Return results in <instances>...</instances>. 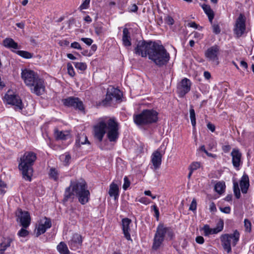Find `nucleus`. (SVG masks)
I'll list each match as a JSON object with an SVG mask.
<instances>
[{
	"label": "nucleus",
	"instance_id": "0eeeda50",
	"mask_svg": "<svg viewBox=\"0 0 254 254\" xmlns=\"http://www.w3.org/2000/svg\"><path fill=\"white\" fill-rule=\"evenodd\" d=\"M155 42H146L144 41H140L135 48V53L141 55L142 57H149V53L151 51Z\"/></svg>",
	"mask_w": 254,
	"mask_h": 254
},
{
	"label": "nucleus",
	"instance_id": "58836bf2",
	"mask_svg": "<svg viewBox=\"0 0 254 254\" xmlns=\"http://www.w3.org/2000/svg\"><path fill=\"white\" fill-rule=\"evenodd\" d=\"M244 226L245 230L247 232H250L251 231L252 224L251 222L247 219L244 220Z\"/></svg>",
	"mask_w": 254,
	"mask_h": 254
},
{
	"label": "nucleus",
	"instance_id": "5701e85b",
	"mask_svg": "<svg viewBox=\"0 0 254 254\" xmlns=\"http://www.w3.org/2000/svg\"><path fill=\"white\" fill-rule=\"evenodd\" d=\"M122 41L123 45L125 47H129L131 45L129 32L126 27L123 29Z\"/></svg>",
	"mask_w": 254,
	"mask_h": 254
},
{
	"label": "nucleus",
	"instance_id": "e433bc0d",
	"mask_svg": "<svg viewBox=\"0 0 254 254\" xmlns=\"http://www.w3.org/2000/svg\"><path fill=\"white\" fill-rule=\"evenodd\" d=\"M50 177L54 180H57L58 179V172L55 168H51L49 173Z\"/></svg>",
	"mask_w": 254,
	"mask_h": 254
},
{
	"label": "nucleus",
	"instance_id": "b1692460",
	"mask_svg": "<svg viewBox=\"0 0 254 254\" xmlns=\"http://www.w3.org/2000/svg\"><path fill=\"white\" fill-rule=\"evenodd\" d=\"M240 187L242 192L246 193L249 187V179L247 175L244 174L240 181Z\"/></svg>",
	"mask_w": 254,
	"mask_h": 254
},
{
	"label": "nucleus",
	"instance_id": "69168bd1",
	"mask_svg": "<svg viewBox=\"0 0 254 254\" xmlns=\"http://www.w3.org/2000/svg\"><path fill=\"white\" fill-rule=\"evenodd\" d=\"M234 194L236 197L238 199L240 198L241 196V193L240 190H234Z\"/></svg>",
	"mask_w": 254,
	"mask_h": 254
},
{
	"label": "nucleus",
	"instance_id": "f704fd0d",
	"mask_svg": "<svg viewBox=\"0 0 254 254\" xmlns=\"http://www.w3.org/2000/svg\"><path fill=\"white\" fill-rule=\"evenodd\" d=\"M16 53L20 57L25 59H31L33 57V54L25 51H17Z\"/></svg>",
	"mask_w": 254,
	"mask_h": 254
},
{
	"label": "nucleus",
	"instance_id": "4be33fe9",
	"mask_svg": "<svg viewBox=\"0 0 254 254\" xmlns=\"http://www.w3.org/2000/svg\"><path fill=\"white\" fill-rule=\"evenodd\" d=\"M109 194L110 197H113L116 200L118 199L119 195V189L118 185L112 183L109 186Z\"/></svg>",
	"mask_w": 254,
	"mask_h": 254
},
{
	"label": "nucleus",
	"instance_id": "72a5a7b5",
	"mask_svg": "<svg viewBox=\"0 0 254 254\" xmlns=\"http://www.w3.org/2000/svg\"><path fill=\"white\" fill-rule=\"evenodd\" d=\"M113 96L114 94H113L112 92L108 91L105 99H104L100 104L103 106H107L111 101Z\"/></svg>",
	"mask_w": 254,
	"mask_h": 254
},
{
	"label": "nucleus",
	"instance_id": "c03bdc74",
	"mask_svg": "<svg viewBox=\"0 0 254 254\" xmlns=\"http://www.w3.org/2000/svg\"><path fill=\"white\" fill-rule=\"evenodd\" d=\"M203 230L205 236H208L211 234V228L208 225H205L203 227Z\"/></svg>",
	"mask_w": 254,
	"mask_h": 254
},
{
	"label": "nucleus",
	"instance_id": "412c9836",
	"mask_svg": "<svg viewBox=\"0 0 254 254\" xmlns=\"http://www.w3.org/2000/svg\"><path fill=\"white\" fill-rule=\"evenodd\" d=\"M162 155L157 150L154 152L152 155L151 162L155 169H158L162 162Z\"/></svg>",
	"mask_w": 254,
	"mask_h": 254
},
{
	"label": "nucleus",
	"instance_id": "ea45409f",
	"mask_svg": "<svg viewBox=\"0 0 254 254\" xmlns=\"http://www.w3.org/2000/svg\"><path fill=\"white\" fill-rule=\"evenodd\" d=\"M213 32L215 34H218L221 32V29L218 24H213L212 26Z\"/></svg>",
	"mask_w": 254,
	"mask_h": 254
},
{
	"label": "nucleus",
	"instance_id": "603ef678",
	"mask_svg": "<svg viewBox=\"0 0 254 254\" xmlns=\"http://www.w3.org/2000/svg\"><path fill=\"white\" fill-rule=\"evenodd\" d=\"M81 40L88 46H90L93 43V40L90 38H81Z\"/></svg>",
	"mask_w": 254,
	"mask_h": 254
},
{
	"label": "nucleus",
	"instance_id": "6ab92c4d",
	"mask_svg": "<svg viewBox=\"0 0 254 254\" xmlns=\"http://www.w3.org/2000/svg\"><path fill=\"white\" fill-rule=\"evenodd\" d=\"M131 222V220L127 218H123L122 220V229L124 236L128 241H132L129 234V225L130 224Z\"/></svg>",
	"mask_w": 254,
	"mask_h": 254
},
{
	"label": "nucleus",
	"instance_id": "9b49d317",
	"mask_svg": "<svg viewBox=\"0 0 254 254\" xmlns=\"http://www.w3.org/2000/svg\"><path fill=\"white\" fill-rule=\"evenodd\" d=\"M21 77L25 84L30 87L33 85L35 81L39 77L34 71L31 70L25 69L22 71Z\"/></svg>",
	"mask_w": 254,
	"mask_h": 254
},
{
	"label": "nucleus",
	"instance_id": "cd10ccee",
	"mask_svg": "<svg viewBox=\"0 0 254 254\" xmlns=\"http://www.w3.org/2000/svg\"><path fill=\"white\" fill-rule=\"evenodd\" d=\"M54 134L56 139L58 140H65L70 136L69 131H62L58 129H55Z\"/></svg>",
	"mask_w": 254,
	"mask_h": 254
},
{
	"label": "nucleus",
	"instance_id": "20e7f679",
	"mask_svg": "<svg viewBox=\"0 0 254 254\" xmlns=\"http://www.w3.org/2000/svg\"><path fill=\"white\" fill-rule=\"evenodd\" d=\"M137 125H144L155 123L158 120V113L153 110H144L140 114L134 116Z\"/></svg>",
	"mask_w": 254,
	"mask_h": 254
},
{
	"label": "nucleus",
	"instance_id": "c85d7f7f",
	"mask_svg": "<svg viewBox=\"0 0 254 254\" xmlns=\"http://www.w3.org/2000/svg\"><path fill=\"white\" fill-rule=\"evenodd\" d=\"M202 8L206 15L208 16L209 21L212 23L213 19L214 18V12L211 8L209 5L203 4L202 5Z\"/></svg>",
	"mask_w": 254,
	"mask_h": 254
},
{
	"label": "nucleus",
	"instance_id": "a19ab883",
	"mask_svg": "<svg viewBox=\"0 0 254 254\" xmlns=\"http://www.w3.org/2000/svg\"><path fill=\"white\" fill-rule=\"evenodd\" d=\"M200 163L199 162H193L192 163L190 167H189V170H191L192 171H194L196 169H197L198 168H199L200 167Z\"/></svg>",
	"mask_w": 254,
	"mask_h": 254
},
{
	"label": "nucleus",
	"instance_id": "39448f33",
	"mask_svg": "<svg viewBox=\"0 0 254 254\" xmlns=\"http://www.w3.org/2000/svg\"><path fill=\"white\" fill-rule=\"evenodd\" d=\"M240 233L237 230H235L233 234H223L220 237V241L223 249L228 254L231 252V242L233 246H235L239 241Z\"/></svg>",
	"mask_w": 254,
	"mask_h": 254
},
{
	"label": "nucleus",
	"instance_id": "de8ad7c7",
	"mask_svg": "<svg viewBox=\"0 0 254 254\" xmlns=\"http://www.w3.org/2000/svg\"><path fill=\"white\" fill-rule=\"evenodd\" d=\"M90 1V0H85L80 6V9L82 10L87 9L89 6Z\"/></svg>",
	"mask_w": 254,
	"mask_h": 254
},
{
	"label": "nucleus",
	"instance_id": "f257e3e1",
	"mask_svg": "<svg viewBox=\"0 0 254 254\" xmlns=\"http://www.w3.org/2000/svg\"><path fill=\"white\" fill-rule=\"evenodd\" d=\"M71 187L81 204H85L88 202L90 192L87 189L86 182L83 180L79 181L75 184L71 182L70 186L67 188L65 190L64 198L65 200H67L72 195V193L70 192Z\"/></svg>",
	"mask_w": 254,
	"mask_h": 254
},
{
	"label": "nucleus",
	"instance_id": "a211bd4d",
	"mask_svg": "<svg viewBox=\"0 0 254 254\" xmlns=\"http://www.w3.org/2000/svg\"><path fill=\"white\" fill-rule=\"evenodd\" d=\"M106 128H107V126L104 122H100L98 125L94 127V135L99 141L102 140L103 137L106 132Z\"/></svg>",
	"mask_w": 254,
	"mask_h": 254
},
{
	"label": "nucleus",
	"instance_id": "8fccbe9b",
	"mask_svg": "<svg viewBox=\"0 0 254 254\" xmlns=\"http://www.w3.org/2000/svg\"><path fill=\"white\" fill-rule=\"evenodd\" d=\"M165 21L167 24L170 25H172L174 23V19L170 15H168L165 18Z\"/></svg>",
	"mask_w": 254,
	"mask_h": 254
},
{
	"label": "nucleus",
	"instance_id": "0e129e2a",
	"mask_svg": "<svg viewBox=\"0 0 254 254\" xmlns=\"http://www.w3.org/2000/svg\"><path fill=\"white\" fill-rule=\"evenodd\" d=\"M137 10H138V7L137 6V5L135 4H133L131 6V8L130 9V11L135 12H136L137 11Z\"/></svg>",
	"mask_w": 254,
	"mask_h": 254
},
{
	"label": "nucleus",
	"instance_id": "473e14b6",
	"mask_svg": "<svg viewBox=\"0 0 254 254\" xmlns=\"http://www.w3.org/2000/svg\"><path fill=\"white\" fill-rule=\"evenodd\" d=\"M214 189L219 194H222L225 189V183L221 182L217 183L215 185Z\"/></svg>",
	"mask_w": 254,
	"mask_h": 254
},
{
	"label": "nucleus",
	"instance_id": "79ce46f5",
	"mask_svg": "<svg viewBox=\"0 0 254 254\" xmlns=\"http://www.w3.org/2000/svg\"><path fill=\"white\" fill-rule=\"evenodd\" d=\"M67 67L68 73L69 74V75H70L71 76H73L75 74V73L73 70V68L71 64L68 63L67 64Z\"/></svg>",
	"mask_w": 254,
	"mask_h": 254
},
{
	"label": "nucleus",
	"instance_id": "f03ea898",
	"mask_svg": "<svg viewBox=\"0 0 254 254\" xmlns=\"http://www.w3.org/2000/svg\"><path fill=\"white\" fill-rule=\"evenodd\" d=\"M36 159V154L32 151L25 152L20 158L19 169L22 172L23 178L29 182L31 181L33 176L32 166Z\"/></svg>",
	"mask_w": 254,
	"mask_h": 254
},
{
	"label": "nucleus",
	"instance_id": "9d476101",
	"mask_svg": "<svg viewBox=\"0 0 254 254\" xmlns=\"http://www.w3.org/2000/svg\"><path fill=\"white\" fill-rule=\"evenodd\" d=\"M4 99L8 104L14 106L15 110L21 111L23 109V105L20 97L9 91L5 95Z\"/></svg>",
	"mask_w": 254,
	"mask_h": 254
},
{
	"label": "nucleus",
	"instance_id": "ddd939ff",
	"mask_svg": "<svg viewBox=\"0 0 254 254\" xmlns=\"http://www.w3.org/2000/svg\"><path fill=\"white\" fill-rule=\"evenodd\" d=\"M64 104L67 107H72L80 111H84L82 102L78 98L70 97L63 100Z\"/></svg>",
	"mask_w": 254,
	"mask_h": 254
},
{
	"label": "nucleus",
	"instance_id": "49530a36",
	"mask_svg": "<svg viewBox=\"0 0 254 254\" xmlns=\"http://www.w3.org/2000/svg\"><path fill=\"white\" fill-rule=\"evenodd\" d=\"M6 188V184L0 180V194H3L5 193Z\"/></svg>",
	"mask_w": 254,
	"mask_h": 254
},
{
	"label": "nucleus",
	"instance_id": "7ed1b4c3",
	"mask_svg": "<svg viewBox=\"0 0 254 254\" xmlns=\"http://www.w3.org/2000/svg\"><path fill=\"white\" fill-rule=\"evenodd\" d=\"M148 58L156 65L162 66L168 63L170 55L164 46L155 42L151 51L149 53Z\"/></svg>",
	"mask_w": 254,
	"mask_h": 254
},
{
	"label": "nucleus",
	"instance_id": "13d9d810",
	"mask_svg": "<svg viewBox=\"0 0 254 254\" xmlns=\"http://www.w3.org/2000/svg\"><path fill=\"white\" fill-rule=\"evenodd\" d=\"M207 127L212 132H214L215 130V126L213 124H211V123H208L207 124Z\"/></svg>",
	"mask_w": 254,
	"mask_h": 254
},
{
	"label": "nucleus",
	"instance_id": "f3484780",
	"mask_svg": "<svg viewBox=\"0 0 254 254\" xmlns=\"http://www.w3.org/2000/svg\"><path fill=\"white\" fill-rule=\"evenodd\" d=\"M52 226L51 221L49 218L46 217L43 219L41 220L37 228L36 236L38 237L39 235L44 234L47 229L51 228Z\"/></svg>",
	"mask_w": 254,
	"mask_h": 254
},
{
	"label": "nucleus",
	"instance_id": "680f3d73",
	"mask_svg": "<svg viewBox=\"0 0 254 254\" xmlns=\"http://www.w3.org/2000/svg\"><path fill=\"white\" fill-rule=\"evenodd\" d=\"M103 32V28L101 26L97 27L95 28V33L99 35Z\"/></svg>",
	"mask_w": 254,
	"mask_h": 254
},
{
	"label": "nucleus",
	"instance_id": "aec40b11",
	"mask_svg": "<svg viewBox=\"0 0 254 254\" xmlns=\"http://www.w3.org/2000/svg\"><path fill=\"white\" fill-rule=\"evenodd\" d=\"M232 163L233 166L238 168L240 166L241 162L242 154L238 149H234L231 152Z\"/></svg>",
	"mask_w": 254,
	"mask_h": 254
},
{
	"label": "nucleus",
	"instance_id": "3c124183",
	"mask_svg": "<svg viewBox=\"0 0 254 254\" xmlns=\"http://www.w3.org/2000/svg\"><path fill=\"white\" fill-rule=\"evenodd\" d=\"M112 93L114 94L113 97L115 98L117 100H119L121 99V92L119 90H114Z\"/></svg>",
	"mask_w": 254,
	"mask_h": 254
},
{
	"label": "nucleus",
	"instance_id": "2eb2a0df",
	"mask_svg": "<svg viewBox=\"0 0 254 254\" xmlns=\"http://www.w3.org/2000/svg\"><path fill=\"white\" fill-rule=\"evenodd\" d=\"M191 84L190 81L188 78H185L182 80L177 87V93L180 97H183L190 91Z\"/></svg>",
	"mask_w": 254,
	"mask_h": 254
},
{
	"label": "nucleus",
	"instance_id": "7c9ffc66",
	"mask_svg": "<svg viewBox=\"0 0 254 254\" xmlns=\"http://www.w3.org/2000/svg\"><path fill=\"white\" fill-rule=\"evenodd\" d=\"M57 250L60 254H70L66 245L64 242H61L58 245Z\"/></svg>",
	"mask_w": 254,
	"mask_h": 254
},
{
	"label": "nucleus",
	"instance_id": "f8f14e48",
	"mask_svg": "<svg viewBox=\"0 0 254 254\" xmlns=\"http://www.w3.org/2000/svg\"><path fill=\"white\" fill-rule=\"evenodd\" d=\"M220 51L219 47L217 45H214L208 48L205 52V57L209 61L214 62L218 64V55Z\"/></svg>",
	"mask_w": 254,
	"mask_h": 254
},
{
	"label": "nucleus",
	"instance_id": "774afa93",
	"mask_svg": "<svg viewBox=\"0 0 254 254\" xmlns=\"http://www.w3.org/2000/svg\"><path fill=\"white\" fill-rule=\"evenodd\" d=\"M204 76L207 79H209L211 77V74L208 71H204Z\"/></svg>",
	"mask_w": 254,
	"mask_h": 254
},
{
	"label": "nucleus",
	"instance_id": "a878e982",
	"mask_svg": "<svg viewBox=\"0 0 254 254\" xmlns=\"http://www.w3.org/2000/svg\"><path fill=\"white\" fill-rule=\"evenodd\" d=\"M82 242V237L78 234H74L69 242V245L72 247H76L77 245H81Z\"/></svg>",
	"mask_w": 254,
	"mask_h": 254
},
{
	"label": "nucleus",
	"instance_id": "e2e57ef3",
	"mask_svg": "<svg viewBox=\"0 0 254 254\" xmlns=\"http://www.w3.org/2000/svg\"><path fill=\"white\" fill-rule=\"evenodd\" d=\"M153 209H154V211L155 212V216L156 217V218L158 219V217H159V210L157 207V206L156 205H153Z\"/></svg>",
	"mask_w": 254,
	"mask_h": 254
},
{
	"label": "nucleus",
	"instance_id": "4d7b16f0",
	"mask_svg": "<svg viewBox=\"0 0 254 254\" xmlns=\"http://www.w3.org/2000/svg\"><path fill=\"white\" fill-rule=\"evenodd\" d=\"M209 210L211 212H214L217 210L215 203L213 202H211L209 205Z\"/></svg>",
	"mask_w": 254,
	"mask_h": 254
},
{
	"label": "nucleus",
	"instance_id": "393cba45",
	"mask_svg": "<svg viewBox=\"0 0 254 254\" xmlns=\"http://www.w3.org/2000/svg\"><path fill=\"white\" fill-rule=\"evenodd\" d=\"M2 44L3 46L9 49H17L18 44L12 38H7L3 40Z\"/></svg>",
	"mask_w": 254,
	"mask_h": 254
},
{
	"label": "nucleus",
	"instance_id": "bf43d9fd",
	"mask_svg": "<svg viewBox=\"0 0 254 254\" xmlns=\"http://www.w3.org/2000/svg\"><path fill=\"white\" fill-rule=\"evenodd\" d=\"M195 241L196 243L199 244H202L204 242V238L202 236H197L195 239Z\"/></svg>",
	"mask_w": 254,
	"mask_h": 254
},
{
	"label": "nucleus",
	"instance_id": "5fc2aeb1",
	"mask_svg": "<svg viewBox=\"0 0 254 254\" xmlns=\"http://www.w3.org/2000/svg\"><path fill=\"white\" fill-rule=\"evenodd\" d=\"M71 47L73 49L80 50L82 49L80 45V44L78 42H76L72 43L71 44Z\"/></svg>",
	"mask_w": 254,
	"mask_h": 254
},
{
	"label": "nucleus",
	"instance_id": "052dcab7",
	"mask_svg": "<svg viewBox=\"0 0 254 254\" xmlns=\"http://www.w3.org/2000/svg\"><path fill=\"white\" fill-rule=\"evenodd\" d=\"M188 26L190 27L197 29L198 25L195 22H190L188 23Z\"/></svg>",
	"mask_w": 254,
	"mask_h": 254
},
{
	"label": "nucleus",
	"instance_id": "4468645a",
	"mask_svg": "<svg viewBox=\"0 0 254 254\" xmlns=\"http://www.w3.org/2000/svg\"><path fill=\"white\" fill-rule=\"evenodd\" d=\"M16 215L18 217L17 221L19 222L21 225L24 228L28 227L31 221L29 213L27 211H23L22 209H18Z\"/></svg>",
	"mask_w": 254,
	"mask_h": 254
},
{
	"label": "nucleus",
	"instance_id": "09e8293b",
	"mask_svg": "<svg viewBox=\"0 0 254 254\" xmlns=\"http://www.w3.org/2000/svg\"><path fill=\"white\" fill-rule=\"evenodd\" d=\"M196 201L195 199L193 198L191 202V204L189 207V210L191 211H195L196 209Z\"/></svg>",
	"mask_w": 254,
	"mask_h": 254
},
{
	"label": "nucleus",
	"instance_id": "c9c22d12",
	"mask_svg": "<svg viewBox=\"0 0 254 254\" xmlns=\"http://www.w3.org/2000/svg\"><path fill=\"white\" fill-rule=\"evenodd\" d=\"M190 115L192 126L193 127H195L196 125L195 114L192 106H190Z\"/></svg>",
	"mask_w": 254,
	"mask_h": 254
},
{
	"label": "nucleus",
	"instance_id": "a18cd8bd",
	"mask_svg": "<svg viewBox=\"0 0 254 254\" xmlns=\"http://www.w3.org/2000/svg\"><path fill=\"white\" fill-rule=\"evenodd\" d=\"M124 183L123 186V188L124 190H126L129 187L130 183L127 177L124 178Z\"/></svg>",
	"mask_w": 254,
	"mask_h": 254
},
{
	"label": "nucleus",
	"instance_id": "1a4fd4ad",
	"mask_svg": "<svg viewBox=\"0 0 254 254\" xmlns=\"http://www.w3.org/2000/svg\"><path fill=\"white\" fill-rule=\"evenodd\" d=\"M246 18L244 14L240 13L236 19L234 32L237 38L241 37L246 31Z\"/></svg>",
	"mask_w": 254,
	"mask_h": 254
},
{
	"label": "nucleus",
	"instance_id": "423d86ee",
	"mask_svg": "<svg viewBox=\"0 0 254 254\" xmlns=\"http://www.w3.org/2000/svg\"><path fill=\"white\" fill-rule=\"evenodd\" d=\"M168 233V235L172 237L173 233L169 228L165 227L163 225H159L157 229L152 245V249L154 250H158L161 246L164 239L165 234Z\"/></svg>",
	"mask_w": 254,
	"mask_h": 254
},
{
	"label": "nucleus",
	"instance_id": "6e6552de",
	"mask_svg": "<svg viewBox=\"0 0 254 254\" xmlns=\"http://www.w3.org/2000/svg\"><path fill=\"white\" fill-rule=\"evenodd\" d=\"M118 125L114 119H110L107 123V137L111 142L116 141L119 137Z\"/></svg>",
	"mask_w": 254,
	"mask_h": 254
},
{
	"label": "nucleus",
	"instance_id": "c756f323",
	"mask_svg": "<svg viewBox=\"0 0 254 254\" xmlns=\"http://www.w3.org/2000/svg\"><path fill=\"white\" fill-rule=\"evenodd\" d=\"M86 143H90L88 141L87 136L84 133L78 134L76 140V145L79 147L81 144H84Z\"/></svg>",
	"mask_w": 254,
	"mask_h": 254
},
{
	"label": "nucleus",
	"instance_id": "864d4df0",
	"mask_svg": "<svg viewBox=\"0 0 254 254\" xmlns=\"http://www.w3.org/2000/svg\"><path fill=\"white\" fill-rule=\"evenodd\" d=\"M220 210L224 213L226 214H229L230 213L231 208L229 206H227L225 207H220L219 208Z\"/></svg>",
	"mask_w": 254,
	"mask_h": 254
},
{
	"label": "nucleus",
	"instance_id": "2f4dec72",
	"mask_svg": "<svg viewBox=\"0 0 254 254\" xmlns=\"http://www.w3.org/2000/svg\"><path fill=\"white\" fill-rule=\"evenodd\" d=\"M224 222L222 219H220L217 224L216 227L211 229V234H217L223 230Z\"/></svg>",
	"mask_w": 254,
	"mask_h": 254
},
{
	"label": "nucleus",
	"instance_id": "dca6fc26",
	"mask_svg": "<svg viewBox=\"0 0 254 254\" xmlns=\"http://www.w3.org/2000/svg\"><path fill=\"white\" fill-rule=\"evenodd\" d=\"M31 92L37 95H41L45 91V85L44 80L39 77L35 81L33 85L30 87Z\"/></svg>",
	"mask_w": 254,
	"mask_h": 254
},
{
	"label": "nucleus",
	"instance_id": "4c0bfd02",
	"mask_svg": "<svg viewBox=\"0 0 254 254\" xmlns=\"http://www.w3.org/2000/svg\"><path fill=\"white\" fill-rule=\"evenodd\" d=\"M75 67L81 70H84L86 69L87 66L84 63H74Z\"/></svg>",
	"mask_w": 254,
	"mask_h": 254
},
{
	"label": "nucleus",
	"instance_id": "338daca9",
	"mask_svg": "<svg viewBox=\"0 0 254 254\" xmlns=\"http://www.w3.org/2000/svg\"><path fill=\"white\" fill-rule=\"evenodd\" d=\"M231 147L229 145H224L222 147V149L225 152H228L230 151Z\"/></svg>",
	"mask_w": 254,
	"mask_h": 254
},
{
	"label": "nucleus",
	"instance_id": "37998d69",
	"mask_svg": "<svg viewBox=\"0 0 254 254\" xmlns=\"http://www.w3.org/2000/svg\"><path fill=\"white\" fill-rule=\"evenodd\" d=\"M28 231L24 228H22L18 233V235L21 237H25L28 235Z\"/></svg>",
	"mask_w": 254,
	"mask_h": 254
},
{
	"label": "nucleus",
	"instance_id": "6e6d98bb",
	"mask_svg": "<svg viewBox=\"0 0 254 254\" xmlns=\"http://www.w3.org/2000/svg\"><path fill=\"white\" fill-rule=\"evenodd\" d=\"M208 147H209V149H212L213 148H214L216 146V142L214 140L211 139L210 141V142H209V143L208 144Z\"/></svg>",
	"mask_w": 254,
	"mask_h": 254
},
{
	"label": "nucleus",
	"instance_id": "bb28decb",
	"mask_svg": "<svg viewBox=\"0 0 254 254\" xmlns=\"http://www.w3.org/2000/svg\"><path fill=\"white\" fill-rule=\"evenodd\" d=\"M12 239L10 238H5L0 244V254H3L6 249L9 247Z\"/></svg>",
	"mask_w": 254,
	"mask_h": 254
}]
</instances>
